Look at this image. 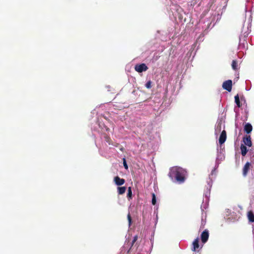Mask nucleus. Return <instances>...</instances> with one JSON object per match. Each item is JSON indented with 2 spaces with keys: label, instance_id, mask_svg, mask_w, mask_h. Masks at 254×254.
Segmentation results:
<instances>
[{
  "label": "nucleus",
  "instance_id": "obj_1",
  "mask_svg": "<svg viewBox=\"0 0 254 254\" xmlns=\"http://www.w3.org/2000/svg\"><path fill=\"white\" fill-rule=\"evenodd\" d=\"M187 172L184 169L174 167L170 169L169 172V177L172 180L176 181L179 183H183L185 180Z\"/></svg>",
  "mask_w": 254,
  "mask_h": 254
},
{
  "label": "nucleus",
  "instance_id": "obj_2",
  "mask_svg": "<svg viewBox=\"0 0 254 254\" xmlns=\"http://www.w3.org/2000/svg\"><path fill=\"white\" fill-rule=\"evenodd\" d=\"M135 70L138 72H142L146 71L148 67L145 64H136L134 67Z\"/></svg>",
  "mask_w": 254,
  "mask_h": 254
},
{
  "label": "nucleus",
  "instance_id": "obj_3",
  "mask_svg": "<svg viewBox=\"0 0 254 254\" xmlns=\"http://www.w3.org/2000/svg\"><path fill=\"white\" fill-rule=\"evenodd\" d=\"M225 158L224 154L222 151H220V152H218L217 155L216 159V165L215 167L217 168L219 163H220L221 161L224 160Z\"/></svg>",
  "mask_w": 254,
  "mask_h": 254
},
{
  "label": "nucleus",
  "instance_id": "obj_4",
  "mask_svg": "<svg viewBox=\"0 0 254 254\" xmlns=\"http://www.w3.org/2000/svg\"><path fill=\"white\" fill-rule=\"evenodd\" d=\"M232 82L231 80H228L224 81L222 84V87L227 90L229 92H230L232 90Z\"/></svg>",
  "mask_w": 254,
  "mask_h": 254
},
{
  "label": "nucleus",
  "instance_id": "obj_5",
  "mask_svg": "<svg viewBox=\"0 0 254 254\" xmlns=\"http://www.w3.org/2000/svg\"><path fill=\"white\" fill-rule=\"evenodd\" d=\"M209 179H210V181L209 182H208V186L207 187V191H206L204 193V195L206 197V201H207V200L208 199V198L209 197L210 190V189L211 188L212 184V181L211 179L210 178V176H209Z\"/></svg>",
  "mask_w": 254,
  "mask_h": 254
},
{
  "label": "nucleus",
  "instance_id": "obj_6",
  "mask_svg": "<svg viewBox=\"0 0 254 254\" xmlns=\"http://www.w3.org/2000/svg\"><path fill=\"white\" fill-rule=\"evenodd\" d=\"M199 238H196L193 242L192 243V248L191 249L192 251L193 252H198L199 249L201 248H199Z\"/></svg>",
  "mask_w": 254,
  "mask_h": 254
},
{
  "label": "nucleus",
  "instance_id": "obj_7",
  "mask_svg": "<svg viewBox=\"0 0 254 254\" xmlns=\"http://www.w3.org/2000/svg\"><path fill=\"white\" fill-rule=\"evenodd\" d=\"M223 127L221 122L217 123L215 128V134L216 135H218L221 131Z\"/></svg>",
  "mask_w": 254,
  "mask_h": 254
},
{
  "label": "nucleus",
  "instance_id": "obj_8",
  "mask_svg": "<svg viewBox=\"0 0 254 254\" xmlns=\"http://www.w3.org/2000/svg\"><path fill=\"white\" fill-rule=\"evenodd\" d=\"M226 139V133L224 130H223L221 133L220 136L219 138V143L220 144H223Z\"/></svg>",
  "mask_w": 254,
  "mask_h": 254
},
{
  "label": "nucleus",
  "instance_id": "obj_9",
  "mask_svg": "<svg viewBox=\"0 0 254 254\" xmlns=\"http://www.w3.org/2000/svg\"><path fill=\"white\" fill-rule=\"evenodd\" d=\"M209 233L207 230H205L201 235V239L203 243L206 242L208 239Z\"/></svg>",
  "mask_w": 254,
  "mask_h": 254
},
{
  "label": "nucleus",
  "instance_id": "obj_10",
  "mask_svg": "<svg viewBox=\"0 0 254 254\" xmlns=\"http://www.w3.org/2000/svg\"><path fill=\"white\" fill-rule=\"evenodd\" d=\"M243 142L246 145L251 147L252 145L250 136L244 137Z\"/></svg>",
  "mask_w": 254,
  "mask_h": 254
},
{
  "label": "nucleus",
  "instance_id": "obj_11",
  "mask_svg": "<svg viewBox=\"0 0 254 254\" xmlns=\"http://www.w3.org/2000/svg\"><path fill=\"white\" fill-rule=\"evenodd\" d=\"M114 181L115 184L118 186H121L123 185L125 182L124 179H121L119 177H116L114 178Z\"/></svg>",
  "mask_w": 254,
  "mask_h": 254
},
{
  "label": "nucleus",
  "instance_id": "obj_12",
  "mask_svg": "<svg viewBox=\"0 0 254 254\" xmlns=\"http://www.w3.org/2000/svg\"><path fill=\"white\" fill-rule=\"evenodd\" d=\"M253 129L252 126L250 123H247L244 127V130L247 133H250Z\"/></svg>",
  "mask_w": 254,
  "mask_h": 254
},
{
  "label": "nucleus",
  "instance_id": "obj_13",
  "mask_svg": "<svg viewBox=\"0 0 254 254\" xmlns=\"http://www.w3.org/2000/svg\"><path fill=\"white\" fill-rule=\"evenodd\" d=\"M250 163L249 162H247L246 164L245 165L244 168H243V175L244 176H246L247 174V173L248 172V170H249L250 167Z\"/></svg>",
  "mask_w": 254,
  "mask_h": 254
},
{
  "label": "nucleus",
  "instance_id": "obj_14",
  "mask_svg": "<svg viewBox=\"0 0 254 254\" xmlns=\"http://www.w3.org/2000/svg\"><path fill=\"white\" fill-rule=\"evenodd\" d=\"M240 148H241L242 155L243 156H245L246 154H247V152H248V150H247V148L246 146H245L243 144H242L241 145V147Z\"/></svg>",
  "mask_w": 254,
  "mask_h": 254
},
{
  "label": "nucleus",
  "instance_id": "obj_15",
  "mask_svg": "<svg viewBox=\"0 0 254 254\" xmlns=\"http://www.w3.org/2000/svg\"><path fill=\"white\" fill-rule=\"evenodd\" d=\"M248 217L250 222H254V214L252 211H249L248 213Z\"/></svg>",
  "mask_w": 254,
  "mask_h": 254
},
{
  "label": "nucleus",
  "instance_id": "obj_16",
  "mask_svg": "<svg viewBox=\"0 0 254 254\" xmlns=\"http://www.w3.org/2000/svg\"><path fill=\"white\" fill-rule=\"evenodd\" d=\"M126 188L125 187H118V193L120 194H122L124 193L126 191Z\"/></svg>",
  "mask_w": 254,
  "mask_h": 254
},
{
  "label": "nucleus",
  "instance_id": "obj_17",
  "mask_svg": "<svg viewBox=\"0 0 254 254\" xmlns=\"http://www.w3.org/2000/svg\"><path fill=\"white\" fill-rule=\"evenodd\" d=\"M235 102L236 103V104H237V106L238 107H241V104H240V99H239V95H237L235 96Z\"/></svg>",
  "mask_w": 254,
  "mask_h": 254
},
{
  "label": "nucleus",
  "instance_id": "obj_18",
  "mask_svg": "<svg viewBox=\"0 0 254 254\" xmlns=\"http://www.w3.org/2000/svg\"><path fill=\"white\" fill-rule=\"evenodd\" d=\"M248 34L247 33H244L243 35H241L239 37L240 42H241L243 41H245V38L247 37Z\"/></svg>",
  "mask_w": 254,
  "mask_h": 254
},
{
  "label": "nucleus",
  "instance_id": "obj_19",
  "mask_svg": "<svg viewBox=\"0 0 254 254\" xmlns=\"http://www.w3.org/2000/svg\"><path fill=\"white\" fill-rule=\"evenodd\" d=\"M152 201H151V202H152V204L153 205H155L156 204V196H155V194L153 193L152 194Z\"/></svg>",
  "mask_w": 254,
  "mask_h": 254
},
{
  "label": "nucleus",
  "instance_id": "obj_20",
  "mask_svg": "<svg viewBox=\"0 0 254 254\" xmlns=\"http://www.w3.org/2000/svg\"><path fill=\"white\" fill-rule=\"evenodd\" d=\"M232 67L233 69L234 70H236L237 69L238 64L236 61H235V60L233 61L232 64Z\"/></svg>",
  "mask_w": 254,
  "mask_h": 254
},
{
  "label": "nucleus",
  "instance_id": "obj_21",
  "mask_svg": "<svg viewBox=\"0 0 254 254\" xmlns=\"http://www.w3.org/2000/svg\"><path fill=\"white\" fill-rule=\"evenodd\" d=\"M131 196H132L131 189L130 187H129L128 189V192H127V197L129 199H131Z\"/></svg>",
  "mask_w": 254,
  "mask_h": 254
},
{
  "label": "nucleus",
  "instance_id": "obj_22",
  "mask_svg": "<svg viewBox=\"0 0 254 254\" xmlns=\"http://www.w3.org/2000/svg\"><path fill=\"white\" fill-rule=\"evenodd\" d=\"M145 87L148 89L150 88L151 87V82L150 81L147 82L145 84Z\"/></svg>",
  "mask_w": 254,
  "mask_h": 254
},
{
  "label": "nucleus",
  "instance_id": "obj_23",
  "mask_svg": "<svg viewBox=\"0 0 254 254\" xmlns=\"http://www.w3.org/2000/svg\"><path fill=\"white\" fill-rule=\"evenodd\" d=\"M127 219L128 221L129 226H130V224H131V217H130V215L129 214H128L127 215Z\"/></svg>",
  "mask_w": 254,
  "mask_h": 254
},
{
  "label": "nucleus",
  "instance_id": "obj_24",
  "mask_svg": "<svg viewBox=\"0 0 254 254\" xmlns=\"http://www.w3.org/2000/svg\"><path fill=\"white\" fill-rule=\"evenodd\" d=\"M207 204L206 203L202 205L201 207L202 210L203 211L204 209H206L207 208Z\"/></svg>",
  "mask_w": 254,
  "mask_h": 254
},
{
  "label": "nucleus",
  "instance_id": "obj_25",
  "mask_svg": "<svg viewBox=\"0 0 254 254\" xmlns=\"http://www.w3.org/2000/svg\"><path fill=\"white\" fill-rule=\"evenodd\" d=\"M137 239H138V237L137 236H135L133 237V239L132 242V245H133V244L136 242V241L137 240Z\"/></svg>",
  "mask_w": 254,
  "mask_h": 254
},
{
  "label": "nucleus",
  "instance_id": "obj_26",
  "mask_svg": "<svg viewBox=\"0 0 254 254\" xmlns=\"http://www.w3.org/2000/svg\"><path fill=\"white\" fill-rule=\"evenodd\" d=\"M124 166L126 169H127L128 167L126 163V162L125 161V159H124Z\"/></svg>",
  "mask_w": 254,
  "mask_h": 254
},
{
  "label": "nucleus",
  "instance_id": "obj_27",
  "mask_svg": "<svg viewBox=\"0 0 254 254\" xmlns=\"http://www.w3.org/2000/svg\"><path fill=\"white\" fill-rule=\"evenodd\" d=\"M106 140L107 142L109 143V144H110V139L108 137H106Z\"/></svg>",
  "mask_w": 254,
  "mask_h": 254
},
{
  "label": "nucleus",
  "instance_id": "obj_28",
  "mask_svg": "<svg viewBox=\"0 0 254 254\" xmlns=\"http://www.w3.org/2000/svg\"><path fill=\"white\" fill-rule=\"evenodd\" d=\"M215 170V168L214 170H213L212 171V172H211V176H213V173H214V172Z\"/></svg>",
  "mask_w": 254,
  "mask_h": 254
},
{
  "label": "nucleus",
  "instance_id": "obj_29",
  "mask_svg": "<svg viewBox=\"0 0 254 254\" xmlns=\"http://www.w3.org/2000/svg\"><path fill=\"white\" fill-rule=\"evenodd\" d=\"M155 208L156 209V210H157L158 208V205H156L155 207Z\"/></svg>",
  "mask_w": 254,
  "mask_h": 254
}]
</instances>
